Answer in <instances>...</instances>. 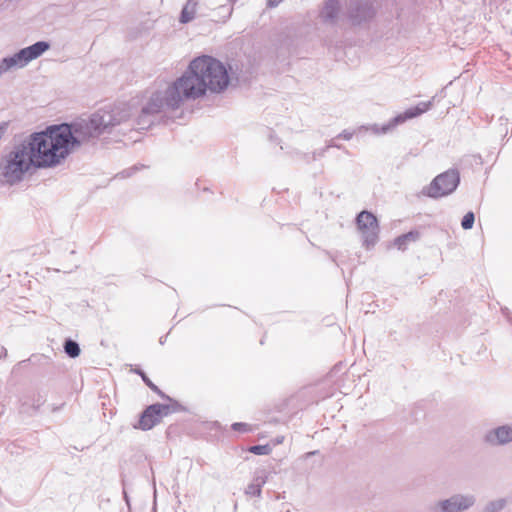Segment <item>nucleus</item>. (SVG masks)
Wrapping results in <instances>:
<instances>
[{
	"label": "nucleus",
	"mask_w": 512,
	"mask_h": 512,
	"mask_svg": "<svg viewBox=\"0 0 512 512\" xmlns=\"http://www.w3.org/2000/svg\"><path fill=\"white\" fill-rule=\"evenodd\" d=\"M129 112L119 107L99 109L88 118L70 123L48 125L29 136V145L36 159V168H53L62 163L85 142L109 133L128 119Z\"/></svg>",
	"instance_id": "nucleus-1"
},
{
	"label": "nucleus",
	"mask_w": 512,
	"mask_h": 512,
	"mask_svg": "<svg viewBox=\"0 0 512 512\" xmlns=\"http://www.w3.org/2000/svg\"><path fill=\"white\" fill-rule=\"evenodd\" d=\"M230 82L226 66L218 59L202 55L193 59L186 71L178 78L182 95L187 100L204 96L207 90L214 93L224 91Z\"/></svg>",
	"instance_id": "nucleus-2"
},
{
	"label": "nucleus",
	"mask_w": 512,
	"mask_h": 512,
	"mask_svg": "<svg viewBox=\"0 0 512 512\" xmlns=\"http://www.w3.org/2000/svg\"><path fill=\"white\" fill-rule=\"evenodd\" d=\"M184 100L187 99L182 95V86L178 84V78L165 90L149 92L137 118V125L140 129L148 128L152 124L151 117H154L165 109H178Z\"/></svg>",
	"instance_id": "nucleus-3"
},
{
	"label": "nucleus",
	"mask_w": 512,
	"mask_h": 512,
	"mask_svg": "<svg viewBox=\"0 0 512 512\" xmlns=\"http://www.w3.org/2000/svg\"><path fill=\"white\" fill-rule=\"evenodd\" d=\"M36 159L33 158L29 139L16 146L7 156L3 166L2 175L10 184L23 179L31 166L36 167Z\"/></svg>",
	"instance_id": "nucleus-4"
},
{
	"label": "nucleus",
	"mask_w": 512,
	"mask_h": 512,
	"mask_svg": "<svg viewBox=\"0 0 512 512\" xmlns=\"http://www.w3.org/2000/svg\"><path fill=\"white\" fill-rule=\"evenodd\" d=\"M48 41H38L22 48L11 56L4 57L0 61V76L12 68H24L31 61L39 58L50 49Z\"/></svg>",
	"instance_id": "nucleus-5"
},
{
	"label": "nucleus",
	"mask_w": 512,
	"mask_h": 512,
	"mask_svg": "<svg viewBox=\"0 0 512 512\" xmlns=\"http://www.w3.org/2000/svg\"><path fill=\"white\" fill-rule=\"evenodd\" d=\"M460 183V173L457 169H448L437 175L422 193L430 198H440L453 193Z\"/></svg>",
	"instance_id": "nucleus-6"
},
{
	"label": "nucleus",
	"mask_w": 512,
	"mask_h": 512,
	"mask_svg": "<svg viewBox=\"0 0 512 512\" xmlns=\"http://www.w3.org/2000/svg\"><path fill=\"white\" fill-rule=\"evenodd\" d=\"M356 225L362 235V244L366 249H371L379 240V223L376 216L367 210L361 211L356 216Z\"/></svg>",
	"instance_id": "nucleus-7"
},
{
	"label": "nucleus",
	"mask_w": 512,
	"mask_h": 512,
	"mask_svg": "<svg viewBox=\"0 0 512 512\" xmlns=\"http://www.w3.org/2000/svg\"><path fill=\"white\" fill-rule=\"evenodd\" d=\"M376 8L371 0H349L346 16L352 26L370 23L376 16Z\"/></svg>",
	"instance_id": "nucleus-8"
},
{
	"label": "nucleus",
	"mask_w": 512,
	"mask_h": 512,
	"mask_svg": "<svg viewBox=\"0 0 512 512\" xmlns=\"http://www.w3.org/2000/svg\"><path fill=\"white\" fill-rule=\"evenodd\" d=\"M431 101L420 102L416 106L406 109L403 113H400L390 119L383 125L374 124L370 127V130L375 134H386L396 128L398 125L404 123L408 119H412L420 116L430 109Z\"/></svg>",
	"instance_id": "nucleus-9"
},
{
	"label": "nucleus",
	"mask_w": 512,
	"mask_h": 512,
	"mask_svg": "<svg viewBox=\"0 0 512 512\" xmlns=\"http://www.w3.org/2000/svg\"><path fill=\"white\" fill-rule=\"evenodd\" d=\"M475 502L476 497L473 494H453L447 499L433 503L429 509L431 512H464Z\"/></svg>",
	"instance_id": "nucleus-10"
},
{
	"label": "nucleus",
	"mask_w": 512,
	"mask_h": 512,
	"mask_svg": "<svg viewBox=\"0 0 512 512\" xmlns=\"http://www.w3.org/2000/svg\"><path fill=\"white\" fill-rule=\"evenodd\" d=\"M484 440L493 446L507 444L512 441V427L503 425L491 429L485 434Z\"/></svg>",
	"instance_id": "nucleus-11"
},
{
	"label": "nucleus",
	"mask_w": 512,
	"mask_h": 512,
	"mask_svg": "<svg viewBox=\"0 0 512 512\" xmlns=\"http://www.w3.org/2000/svg\"><path fill=\"white\" fill-rule=\"evenodd\" d=\"M160 422L161 419L159 417V414L156 412L153 404H151L147 406L140 414L138 426L135 427L143 431H148L157 424H159Z\"/></svg>",
	"instance_id": "nucleus-12"
},
{
	"label": "nucleus",
	"mask_w": 512,
	"mask_h": 512,
	"mask_svg": "<svg viewBox=\"0 0 512 512\" xmlns=\"http://www.w3.org/2000/svg\"><path fill=\"white\" fill-rule=\"evenodd\" d=\"M340 12L339 0H325L320 18L324 23L334 24Z\"/></svg>",
	"instance_id": "nucleus-13"
},
{
	"label": "nucleus",
	"mask_w": 512,
	"mask_h": 512,
	"mask_svg": "<svg viewBox=\"0 0 512 512\" xmlns=\"http://www.w3.org/2000/svg\"><path fill=\"white\" fill-rule=\"evenodd\" d=\"M267 482V475L264 471L257 473L253 481L246 487L245 494L248 496L260 497L262 493V487Z\"/></svg>",
	"instance_id": "nucleus-14"
},
{
	"label": "nucleus",
	"mask_w": 512,
	"mask_h": 512,
	"mask_svg": "<svg viewBox=\"0 0 512 512\" xmlns=\"http://www.w3.org/2000/svg\"><path fill=\"white\" fill-rule=\"evenodd\" d=\"M420 237V233L417 230L409 231L405 234H402L395 238L394 245L399 249L404 251L407 248V243L416 241Z\"/></svg>",
	"instance_id": "nucleus-15"
},
{
	"label": "nucleus",
	"mask_w": 512,
	"mask_h": 512,
	"mask_svg": "<svg viewBox=\"0 0 512 512\" xmlns=\"http://www.w3.org/2000/svg\"><path fill=\"white\" fill-rule=\"evenodd\" d=\"M197 2L194 0H188L187 3L182 8L180 13L179 21L182 24H186L194 19L196 12Z\"/></svg>",
	"instance_id": "nucleus-16"
},
{
	"label": "nucleus",
	"mask_w": 512,
	"mask_h": 512,
	"mask_svg": "<svg viewBox=\"0 0 512 512\" xmlns=\"http://www.w3.org/2000/svg\"><path fill=\"white\" fill-rule=\"evenodd\" d=\"M63 348H64L65 354L68 357L73 358V359L77 358L81 353L80 345L78 344L77 341H75L71 338H66L64 340Z\"/></svg>",
	"instance_id": "nucleus-17"
},
{
	"label": "nucleus",
	"mask_w": 512,
	"mask_h": 512,
	"mask_svg": "<svg viewBox=\"0 0 512 512\" xmlns=\"http://www.w3.org/2000/svg\"><path fill=\"white\" fill-rule=\"evenodd\" d=\"M160 397L168 402L171 414L186 411V408L182 404H180L177 400L170 397L169 395L161 393Z\"/></svg>",
	"instance_id": "nucleus-18"
},
{
	"label": "nucleus",
	"mask_w": 512,
	"mask_h": 512,
	"mask_svg": "<svg viewBox=\"0 0 512 512\" xmlns=\"http://www.w3.org/2000/svg\"><path fill=\"white\" fill-rule=\"evenodd\" d=\"M134 373L139 375L146 386H148L153 392L157 393L159 396H161V393H164L157 385H155L150 378L146 375V373L140 369L136 368L134 370Z\"/></svg>",
	"instance_id": "nucleus-19"
},
{
	"label": "nucleus",
	"mask_w": 512,
	"mask_h": 512,
	"mask_svg": "<svg viewBox=\"0 0 512 512\" xmlns=\"http://www.w3.org/2000/svg\"><path fill=\"white\" fill-rule=\"evenodd\" d=\"M326 151H327V148L324 147V148L313 151L311 154L300 153L299 155L303 161H305L306 163H310L312 161L317 160L320 157H323L325 155Z\"/></svg>",
	"instance_id": "nucleus-20"
},
{
	"label": "nucleus",
	"mask_w": 512,
	"mask_h": 512,
	"mask_svg": "<svg viewBox=\"0 0 512 512\" xmlns=\"http://www.w3.org/2000/svg\"><path fill=\"white\" fill-rule=\"evenodd\" d=\"M505 504L506 502L504 499L491 501L485 506L484 512H499L504 508Z\"/></svg>",
	"instance_id": "nucleus-21"
},
{
	"label": "nucleus",
	"mask_w": 512,
	"mask_h": 512,
	"mask_svg": "<svg viewBox=\"0 0 512 512\" xmlns=\"http://www.w3.org/2000/svg\"><path fill=\"white\" fill-rule=\"evenodd\" d=\"M271 447L268 444L265 445H253L249 447L248 451L255 455H268L271 452Z\"/></svg>",
	"instance_id": "nucleus-22"
},
{
	"label": "nucleus",
	"mask_w": 512,
	"mask_h": 512,
	"mask_svg": "<svg viewBox=\"0 0 512 512\" xmlns=\"http://www.w3.org/2000/svg\"><path fill=\"white\" fill-rule=\"evenodd\" d=\"M474 222H475V215L472 211H469L463 216V218L461 220V227L464 230H469L473 227Z\"/></svg>",
	"instance_id": "nucleus-23"
},
{
	"label": "nucleus",
	"mask_w": 512,
	"mask_h": 512,
	"mask_svg": "<svg viewBox=\"0 0 512 512\" xmlns=\"http://www.w3.org/2000/svg\"><path fill=\"white\" fill-rule=\"evenodd\" d=\"M153 406H154L156 412L159 414V417L161 420H162V418H164L168 415H171L168 402L167 403H154Z\"/></svg>",
	"instance_id": "nucleus-24"
},
{
	"label": "nucleus",
	"mask_w": 512,
	"mask_h": 512,
	"mask_svg": "<svg viewBox=\"0 0 512 512\" xmlns=\"http://www.w3.org/2000/svg\"><path fill=\"white\" fill-rule=\"evenodd\" d=\"M231 428L233 431L239 432V433H247V432L252 431L251 426L244 422H235L231 425Z\"/></svg>",
	"instance_id": "nucleus-25"
},
{
	"label": "nucleus",
	"mask_w": 512,
	"mask_h": 512,
	"mask_svg": "<svg viewBox=\"0 0 512 512\" xmlns=\"http://www.w3.org/2000/svg\"><path fill=\"white\" fill-rule=\"evenodd\" d=\"M336 140H337V139L333 138V139H331V140H329V141L327 142V144H326V146H325V147L327 148V150H328L329 148L343 149V150L345 151V153H346V154H349L348 150H347V149H345V147H344L343 145L338 144V143L336 142Z\"/></svg>",
	"instance_id": "nucleus-26"
},
{
	"label": "nucleus",
	"mask_w": 512,
	"mask_h": 512,
	"mask_svg": "<svg viewBox=\"0 0 512 512\" xmlns=\"http://www.w3.org/2000/svg\"><path fill=\"white\" fill-rule=\"evenodd\" d=\"M353 135H354L353 131L343 130L341 133H339L335 137V139H343V140L349 141L350 139H352Z\"/></svg>",
	"instance_id": "nucleus-27"
},
{
	"label": "nucleus",
	"mask_w": 512,
	"mask_h": 512,
	"mask_svg": "<svg viewBox=\"0 0 512 512\" xmlns=\"http://www.w3.org/2000/svg\"><path fill=\"white\" fill-rule=\"evenodd\" d=\"M142 167H143V166H141V168H142ZM139 169H140V167H139V166H137V165H135V166H133V167H131V168H129V169L123 170V171L120 173V175H121V177H122V178L130 177V176H132V175H133L137 170H139Z\"/></svg>",
	"instance_id": "nucleus-28"
},
{
	"label": "nucleus",
	"mask_w": 512,
	"mask_h": 512,
	"mask_svg": "<svg viewBox=\"0 0 512 512\" xmlns=\"http://www.w3.org/2000/svg\"><path fill=\"white\" fill-rule=\"evenodd\" d=\"M325 253H326V255L329 256V258L331 259L332 262H334L337 266H340V263L338 262V256H339L338 252L325 251Z\"/></svg>",
	"instance_id": "nucleus-29"
},
{
	"label": "nucleus",
	"mask_w": 512,
	"mask_h": 512,
	"mask_svg": "<svg viewBox=\"0 0 512 512\" xmlns=\"http://www.w3.org/2000/svg\"><path fill=\"white\" fill-rule=\"evenodd\" d=\"M45 399L42 396H38L37 399L34 400L33 409L38 411L39 408L44 404Z\"/></svg>",
	"instance_id": "nucleus-30"
},
{
	"label": "nucleus",
	"mask_w": 512,
	"mask_h": 512,
	"mask_svg": "<svg viewBox=\"0 0 512 512\" xmlns=\"http://www.w3.org/2000/svg\"><path fill=\"white\" fill-rule=\"evenodd\" d=\"M123 499L127 506V512H132L130 497L125 488H123Z\"/></svg>",
	"instance_id": "nucleus-31"
},
{
	"label": "nucleus",
	"mask_w": 512,
	"mask_h": 512,
	"mask_svg": "<svg viewBox=\"0 0 512 512\" xmlns=\"http://www.w3.org/2000/svg\"><path fill=\"white\" fill-rule=\"evenodd\" d=\"M502 314L507 319V321L512 325V313L508 308H502Z\"/></svg>",
	"instance_id": "nucleus-32"
},
{
	"label": "nucleus",
	"mask_w": 512,
	"mask_h": 512,
	"mask_svg": "<svg viewBox=\"0 0 512 512\" xmlns=\"http://www.w3.org/2000/svg\"><path fill=\"white\" fill-rule=\"evenodd\" d=\"M283 0H267V7L275 8L277 7Z\"/></svg>",
	"instance_id": "nucleus-33"
},
{
	"label": "nucleus",
	"mask_w": 512,
	"mask_h": 512,
	"mask_svg": "<svg viewBox=\"0 0 512 512\" xmlns=\"http://www.w3.org/2000/svg\"><path fill=\"white\" fill-rule=\"evenodd\" d=\"M166 337H167V335H166V336H162V337H160V339H159V343H160L161 345H163V344L165 343Z\"/></svg>",
	"instance_id": "nucleus-34"
},
{
	"label": "nucleus",
	"mask_w": 512,
	"mask_h": 512,
	"mask_svg": "<svg viewBox=\"0 0 512 512\" xmlns=\"http://www.w3.org/2000/svg\"><path fill=\"white\" fill-rule=\"evenodd\" d=\"M6 355H7V350L4 347H2V350H1V353H0V357L6 356Z\"/></svg>",
	"instance_id": "nucleus-35"
},
{
	"label": "nucleus",
	"mask_w": 512,
	"mask_h": 512,
	"mask_svg": "<svg viewBox=\"0 0 512 512\" xmlns=\"http://www.w3.org/2000/svg\"><path fill=\"white\" fill-rule=\"evenodd\" d=\"M152 512H157V510H156V503H154V506L152 508Z\"/></svg>",
	"instance_id": "nucleus-36"
}]
</instances>
